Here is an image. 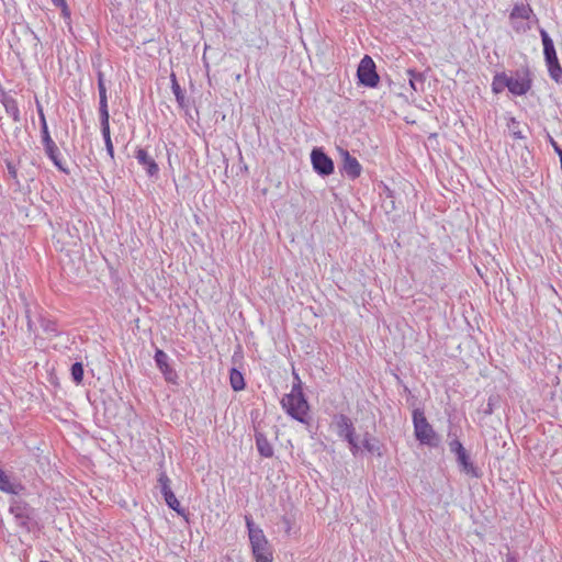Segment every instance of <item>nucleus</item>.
I'll return each instance as SVG.
<instances>
[{
    "label": "nucleus",
    "instance_id": "nucleus-21",
    "mask_svg": "<svg viewBox=\"0 0 562 562\" xmlns=\"http://www.w3.org/2000/svg\"><path fill=\"white\" fill-rule=\"evenodd\" d=\"M508 133L515 139H525L526 135L522 133L521 123L515 117H509L507 122Z\"/></svg>",
    "mask_w": 562,
    "mask_h": 562
},
{
    "label": "nucleus",
    "instance_id": "nucleus-34",
    "mask_svg": "<svg viewBox=\"0 0 562 562\" xmlns=\"http://www.w3.org/2000/svg\"><path fill=\"white\" fill-rule=\"evenodd\" d=\"M101 133L104 140L111 139L110 123L101 124Z\"/></svg>",
    "mask_w": 562,
    "mask_h": 562
},
{
    "label": "nucleus",
    "instance_id": "nucleus-25",
    "mask_svg": "<svg viewBox=\"0 0 562 562\" xmlns=\"http://www.w3.org/2000/svg\"><path fill=\"white\" fill-rule=\"evenodd\" d=\"M507 88V74L498 72L494 76L492 81V91L494 93H501Z\"/></svg>",
    "mask_w": 562,
    "mask_h": 562
},
{
    "label": "nucleus",
    "instance_id": "nucleus-40",
    "mask_svg": "<svg viewBox=\"0 0 562 562\" xmlns=\"http://www.w3.org/2000/svg\"><path fill=\"white\" fill-rule=\"evenodd\" d=\"M383 189L385 192H387V195L391 196V190L389 189V187L386 184H383Z\"/></svg>",
    "mask_w": 562,
    "mask_h": 562
},
{
    "label": "nucleus",
    "instance_id": "nucleus-35",
    "mask_svg": "<svg viewBox=\"0 0 562 562\" xmlns=\"http://www.w3.org/2000/svg\"><path fill=\"white\" fill-rule=\"evenodd\" d=\"M105 143V148H106V151L108 154L113 157V154H114V148H113V144H112V140L109 139V140H104Z\"/></svg>",
    "mask_w": 562,
    "mask_h": 562
},
{
    "label": "nucleus",
    "instance_id": "nucleus-26",
    "mask_svg": "<svg viewBox=\"0 0 562 562\" xmlns=\"http://www.w3.org/2000/svg\"><path fill=\"white\" fill-rule=\"evenodd\" d=\"M19 485L13 484L3 470L0 469V490L7 493L16 494Z\"/></svg>",
    "mask_w": 562,
    "mask_h": 562
},
{
    "label": "nucleus",
    "instance_id": "nucleus-20",
    "mask_svg": "<svg viewBox=\"0 0 562 562\" xmlns=\"http://www.w3.org/2000/svg\"><path fill=\"white\" fill-rule=\"evenodd\" d=\"M549 75L552 80H554L558 83L562 82V67L559 63V59H553L546 61Z\"/></svg>",
    "mask_w": 562,
    "mask_h": 562
},
{
    "label": "nucleus",
    "instance_id": "nucleus-9",
    "mask_svg": "<svg viewBox=\"0 0 562 562\" xmlns=\"http://www.w3.org/2000/svg\"><path fill=\"white\" fill-rule=\"evenodd\" d=\"M135 159L149 176H154L158 172V165L147 149L138 148L135 153Z\"/></svg>",
    "mask_w": 562,
    "mask_h": 562
},
{
    "label": "nucleus",
    "instance_id": "nucleus-41",
    "mask_svg": "<svg viewBox=\"0 0 562 562\" xmlns=\"http://www.w3.org/2000/svg\"><path fill=\"white\" fill-rule=\"evenodd\" d=\"M15 516H16L18 518H22V517H23V515L20 513V508H16Z\"/></svg>",
    "mask_w": 562,
    "mask_h": 562
},
{
    "label": "nucleus",
    "instance_id": "nucleus-8",
    "mask_svg": "<svg viewBox=\"0 0 562 562\" xmlns=\"http://www.w3.org/2000/svg\"><path fill=\"white\" fill-rule=\"evenodd\" d=\"M154 358H155L156 366L158 367L160 372L164 374L165 380L169 383H176L178 375H177L176 371L168 363V360H169L168 355L164 350L157 349Z\"/></svg>",
    "mask_w": 562,
    "mask_h": 562
},
{
    "label": "nucleus",
    "instance_id": "nucleus-5",
    "mask_svg": "<svg viewBox=\"0 0 562 562\" xmlns=\"http://www.w3.org/2000/svg\"><path fill=\"white\" fill-rule=\"evenodd\" d=\"M357 77L359 83L366 87L375 88L379 85L380 77L376 72L375 64L369 55H364L360 60L357 69Z\"/></svg>",
    "mask_w": 562,
    "mask_h": 562
},
{
    "label": "nucleus",
    "instance_id": "nucleus-36",
    "mask_svg": "<svg viewBox=\"0 0 562 562\" xmlns=\"http://www.w3.org/2000/svg\"><path fill=\"white\" fill-rule=\"evenodd\" d=\"M5 180L10 181L9 183V187L11 188L12 186H14L15 188H18L20 186L19 181H18V178H4Z\"/></svg>",
    "mask_w": 562,
    "mask_h": 562
},
{
    "label": "nucleus",
    "instance_id": "nucleus-14",
    "mask_svg": "<svg viewBox=\"0 0 562 562\" xmlns=\"http://www.w3.org/2000/svg\"><path fill=\"white\" fill-rule=\"evenodd\" d=\"M1 102L5 109L7 114H9L14 122H20L21 117L16 100L11 95L4 94Z\"/></svg>",
    "mask_w": 562,
    "mask_h": 562
},
{
    "label": "nucleus",
    "instance_id": "nucleus-37",
    "mask_svg": "<svg viewBox=\"0 0 562 562\" xmlns=\"http://www.w3.org/2000/svg\"><path fill=\"white\" fill-rule=\"evenodd\" d=\"M52 2L58 7V8H64L66 10V1L65 0H52Z\"/></svg>",
    "mask_w": 562,
    "mask_h": 562
},
{
    "label": "nucleus",
    "instance_id": "nucleus-19",
    "mask_svg": "<svg viewBox=\"0 0 562 562\" xmlns=\"http://www.w3.org/2000/svg\"><path fill=\"white\" fill-rule=\"evenodd\" d=\"M164 498L169 508H171L178 515L182 516L183 518H186V520H188V512L181 507L180 502L178 501L173 492L165 495Z\"/></svg>",
    "mask_w": 562,
    "mask_h": 562
},
{
    "label": "nucleus",
    "instance_id": "nucleus-15",
    "mask_svg": "<svg viewBox=\"0 0 562 562\" xmlns=\"http://www.w3.org/2000/svg\"><path fill=\"white\" fill-rule=\"evenodd\" d=\"M256 447L261 457L271 458L273 456V448L267 437L261 434H256Z\"/></svg>",
    "mask_w": 562,
    "mask_h": 562
},
{
    "label": "nucleus",
    "instance_id": "nucleus-16",
    "mask_svg": "<svg viewBox=\"0 0 562 562\" xmlns=\"http://www.w3.org/2000/svg\"><path fill=\"white\" fill-rule=\"evenodd\" d=\"M37 112H38V117H40V122H41V133H42L43 146L52 149L53 139L48 132V126H47L46 119H45V115L43 112V108L38 103H37Z\"/></svg>",
    "mask_w": 562,
    "mask_h": 562
},
{
    "label": "nucleus",
    "instance_id": "nucleus-28",
    "mask_svg": "<svg viewBox=\"0 0 562 562\" xmlns=\"http://www.w3.org/2000/svg\"><path fill=\"white\" fill-rule=\"evenodd\" d=\"M448 437L450 439L448 442L450 452H452L457 456V454L465 451V448L463 447L461 441L458 439L457 434L449 431Z\"/></svg>",
    "mask_w": 562,
    "mask_h": 562
},
{
    "label": "nucleus",
    "instance_id": "nucleus-24",
    "mask_svg": "<svg viewBox=\"0 0 562 562\" xmlns=\"http://www.w3.org/2000/svg\"><path fill=\"white\" fill-rule=\"evenodd\" d=\"M231 386L234 391H241L245 389V380L240 371L233 368L229 373Z\"/></svg>",
    "mask_w": 562,
    "mask_h": 562
},
{
    "label": "nucleus",
    "instance_id": "nucleus-3",
    "mask_svg": "<svg viewBox=\"0 0 562 562\" xmlns=\"http://www.w3.org/2000/svg\"><path fill=\"white\" fill-rule=\"evenodd\" d=\"M414 435L422 443L429 447H437L439 443L438 436L432 426L428 423L425 414L419 408L413 411Z\"/></svg>",
    "mask_w": 562,
    "mask_h": 562
},
{
    "label": "nucleus",
    "instance_id": "nucleus-43",
    "mask_svg": "<svg viewBox=\"0 0 562 562\" xmlns=\"http://www.w3.org/2000/svg\"><path fill=\"white\" fill-rule=\"evenodd\" d=\"M27 327H29V329H32V322L31 321L27 322Z\"/></svg>",
    "mask_w": 562,
    "mask_h": 562
},
{
    "label": "nucleus",
    "instance_id": "nucleus-30",
    "mask_svg": "<svg viewBox=\"0 0 562 562\" xmlns=\"http://www.w3.org/2000/svg\"><path fill=\"white\" fill-rule=\"evenodd\" d=\"M83 366L81 362H75L70 368V373L74 382L80 384L83 380Z\"/></svg>",
    "mask_w": 562,
    "mask_h": 562
},
{
    "label": "nucleus",
    "instance_id": "nucleus-6",
    "mask_svg": "<svg viewBox=\"0 0 562 562\" xmlns=\"http://www.w3.org/2000/svg\"><path fill=\"white\" fill-rule=\"evenodd\" d=\"M314 170L321 176H329L334 171V162L322 148H314L311 153Z\"/></svg>",
    "mask_w": 562,
    "mask_h": 562
},
{
    "label": "nucleus",
    "instance_id": "nucleus-2",
    "mask_svg": "<svg viewBox=\"0 0 562 562\" xmlns=\"http://www.w3.org/2000/svg\"><path fill=\"white\" fill-rule=\"evenodd\" d=\"M246 527L251 547V552L256 562H273L272 548L269 544L263 530L257 526L250 515L245 516Z\"/></svg>",
    "mask_w": 562,
    "mask_h": 562
},
{
    "label": "nucleus",
    "instance_id": "nucleus-38",
    "mask_svg": "<svg viewBox=\"0 0 562 562\" xmlns=\"http://www.w3.org/2000/svg\"><path fill=\"white\" fill-rule=\"evenodd\" d=\"M505 562H518V560H517V558L514 554L508 553L506 555V561Z\"/></svg>",
    "mask_w": 562,
    "mask_h": 562
},
{
    "label": "nucleus",
    "instance_id": "nucleus-11",
    "mask_svg": "<svg viewBox=\"0 0 562 562\" xmlns=\"http://www.w3.org/2000/svg\"><path fill=\"white\" fill-rule=\"evenodd\" d=\"M336 426L337 432L339 437L345 438L346 440L356 436L355 427L350 418L344 414H340L336 417Z\"/></svg>",
    "mask_w": 562,
    "mask_h": 562
},
{
    "label": "nucleus",
    "instance_id": "nucleus-7",
    "mask_svg": "<svg viewBox=\"0 0 562 562\" xmlns=\"http://www.w3.org/2000/svg\"><path fill=\"white\" fill-rule=\"evenodd\" d=\"M338 151L340 156V173H346L347 176H360L362 167L359 164L358 159L351 156L349 151L344 148H339Z\"/></svg>",
    "mask_w": 562,
    "mask_h": 562
},
{
    "label": "nucleus",
    "instance_id": "nucleus-13",
    "mask_svg": "<svg viewBox=\"0 0 562 562\" xmlns=\"http://www.w3.org/2000/svg\"><path fill=\"white\" fill-rule=\"evenodd\" d=\"M46 155L49 157V159L54 162V165L58 168L60 172L69 173V170L67 168V164L63 158L60 157V153L58 147L56 146L55 142L53 140L52 149L48 147H44Z\"/></svg>",
    "mask_w": 562,
    "mask_h": 562
},
{
    "label": "nucleus",
    "instance_id": "nucleus-39",
    "mask_svg": "<svg viewBox=\"0 0 562 562\" xmlns=\"http://www.w3.org/2000/svg\"><path fill=\"white\" fill-rule=\"evenodd\" d=\"M61 12H63L64 16H69L70 15V12H69V9H68L67 5H66V10L64 8H61Z\"/></svg>",
    "mask_w": 562,
    "mask_h": 562
},
{
    "label": "nucleus",
    "instance_id": "nucleus-29",
    "mask_svg": "<svg viewBox=\"0 0 562 562\" xmlns=\"http://www.w3.org/2000/svg\"><path fill=\"white\" fill-rule=\"evenodd\" d=\"M99 116H100V124H106L109 123V109H108V97H101L99 98Z\"/></svg>",
    "mask_w": 562,
    "mask_h": 562
},
{
    "label": "nucleus",
    "instance_id": "nucleus-44",
    "mask_svg": "<svg viewBox=\"0 0 562 562\" xmlns=\"http://www.w3.org/2000/svg\"><path fill=\"white\" fill-rule=\"evenodd\" d=\"M446 179L448 180L449 184H451V180H453V178L449 177V178H446Z\"/></svg>",
    "mask_w": 562,
    "mask_h": 562
},
{
    "label": "nucleus",
    "instance_id": "nucleus-10",
    "mask_svg": "<svg viewBox=\"0 0 562 562\" xmlns=\"http://www.w3.org/2000/svg\"><path fill=\"white\" fill-rule=\"evenodd\" d=\"M456 460H457L458 467L461 472L465 473L467 475H469L471 477H480L481 476L480 470L471 461L470 456L467 450L457 454Z\"/></svg>",
    "mask_w": 562,
    "mask_h": 562
},
{
    "label": "nucleus",
    "instance_id": "nucleus-22",
    "mask_svg": "<svg viewBox=\"0 0 562 562\" xmlns=\"http://www.w3.org/2000/svg\"><path fill=\"white\" fill-rule=\"evenodd\" d=\"M170 79H171V90L176 97V100H177L179 106L186 108L187 106L186 95H184V92L181 89L180 85L177 81L176 75L171 74Z\"/></svg>",
    "mask_w": 562,
    "mask_h": 562
},
{
    "label": "nucleus",
    "instance_id": "nucleus-31",
    "mask_svg": "<svg viewBox=\"0 0 562 562\" xmlns=\"http://www.w3.org/2000/svg\"><path fill=\"white\" fill-rule=\"evenodd\" d=\"M170 483H171V481L168 477L167 473L160 472L159 477H158V484H159L160 492H161L162 496L172 493Z\"/></svg>",
    "mask_w": 562,
    "mask_h": 562
},
{
    "label": "nucleus",
    "instance_id": "nucleus-32",
    "mask_svg": "<svg viewBox=\"0 0 562 562\" xmlns=\"http://www.w3.org/2000/svg\"><path fill=\"white\" fill-rule=\"evenodd\" d=\"M98 78V90H99V98L106 97V87L104 82V75L101 70L97 72Z\"/></svg>",
    "mask_w": 562,
    "mask_h": 562
},
{
    "label": "nucleus",
    "instance_id": "nucleus-27",
    "mask_svg": "<svg viewBox=\"0 0 562 562\" xmlns=\"http://www.w3.org/2000/svg\"><path fill=\"white\" fill-rule=\"evenodd\" d=\"M363 447L370 453H375L379 457L382 456L381 446L378 439L371 438L368 434L363 439Z\"/></svg>",
    "mask_w": 562,
    "mask_h": 562
},
{
    "label": "nucleus",
    "instance_id": "nucleus-45",
    "mask_svg": "<svg viewBox=\"0 0 562 562\" xmlns=\"http://www.w3.org/2000/svg\"><path fill=\"white\" fill-rule=\"evenodd\" d=\"M283 521H284L288 526L290 525V522H289V520H288L286 518H283Z\"/></svg>",
    "mask_w": 562,
    "mask_h": 562
},
{
    "label": "nucleus",
    "instance_id": "nucleus-4",
    "mask_svg": "<svg viewBox=\"0 0 562 562\" xmlns=\"http://www.w3.org/2000/svg\"><path fill=\"white\" fill-rule=\"evenodd\" d=\"M532 86V79L529 69H517L513 76L507 75V89L514 95L526 94Z\"/></svg>",
    "mask_w": 562,
    "mask_h": 562
},
{
    "label": "nucleus",
    "instance_id": "nucleus-1",
    "mask_svg": "<svg viewBox=\"0 0 562 562\" xmlns=\"http://www.w3.org/2000/svg\"><path fill=\"white\" fill-rule=\"evenodd\" d=\"M294 378L296 382L293 383L291 392L282 397L281 406L293 419L308 424L310 405L303 393L299 375L294 373Z\"/></svg>",
    "mask_w": 562,
    "mask_h": 562
},
{
    "label": "nucleus",
    "instance_id": "nucleus-42",
    "mask_svg": "<svg viewBox=\"0 0 562 562\" xmlns=\"http://www.w3.org/2000/svg\"><path fill=\"white\" fill-rule=\"evenodd\" d=\"M476 186L480 187V188H485L486 183L485 182L484 183L483 182H477Z\"/></svg>",
    "mask_w": 562,
    "mask_h": 562
},
{
    "label": "nucleus",
    "instance_id": "nucleus-17",
    "mask_svg": "<svg viewBox=\"0 0 562 562\" xmlns=\"http://www.w3.org/2000/svg\"><path fill=\"white\" fill-rule=\"evenodd\" d=\"M408 80L411 88L418 92L424 90L425 76L414 69H407Z\"/></svg>",
    "mask_w": 562,
    "mask_h": 562
},
{
    "label": "nucleus",
    "instance_id": "nucleus-12",
    "mask_svg": "<svg viewBox=\"0 0 562 562\" xmlns=\"http://www.w3.org/2000/svg\"><path fill=\"white\" fill-rule=\"evenodd\" d=\"M540 36H541V41H542V45H543L544 60L549 61V60L557 59L558 56H557L554 43H553L552 38L549 36V34L547 33V31L541 29Z\"/></svg>",
    "mask_w": 562,
    "mask_h": 562
},
{
    "label": "nucleus",
    "instance_id": "nucleus-46",
    "mask_svg": "<svg viewBox=\"0 0 562 562\" xmlns=\"http://www.w3.org/2000/svg\"><path fill=\"white\" fill-rule=\"evenodd\" d=\"M485 182H491V178H483Z\"/></svg>",
    "mask_w": 562,
    "mask_h": 562
},
{
    "label": "nucleus",
    "instance_id": "nucleus-18",
    "mask_svg": "<svg viewBox=\"0 0 562 562\" xmlns=\"http://www.w3.org/2000/svg\"><path fill=\"white\" fill-rule=\"evenodd\" d=\"M40 325L43 331L49 337H56L59 335L57 322L55 319L41 316Z\"/></svg>",
    "mask_w": 562,
    "mask_h": 562
},
{
    "label": "nucleus",
    "instance_id": "nucleus-33",
    "mask_svg": "<svg viewBox=\"0 0 562 562\" xmlns=\"http://www.w3.org/2000/svg\"><path fill=\"white\" fill-rule=\"evenodd\" d=\"M348 443H349V447H350V451L353 456H357L359 450H360V447L357 442V439H356V436L347 439Z\"/></svg>",
    "mask_w": 562,
    "mask_h": 562
},
{
    "label": "nucleus",
    "instance_id": "nucleus-23",
    "mask_svg": "<svg viewBox=\"0 0 562 562\" xmlns=\"http://www.w3.org/2000/svg\"><path fill=\"white\" fill-rule=\"evenodd\" d=\"M532 13V9L528 4H516L512 10L510 18L512 19H522L529 20Z\"/></svg>",
    "mask_w": 562,
    "mask_h": 562
}]
</instances>
